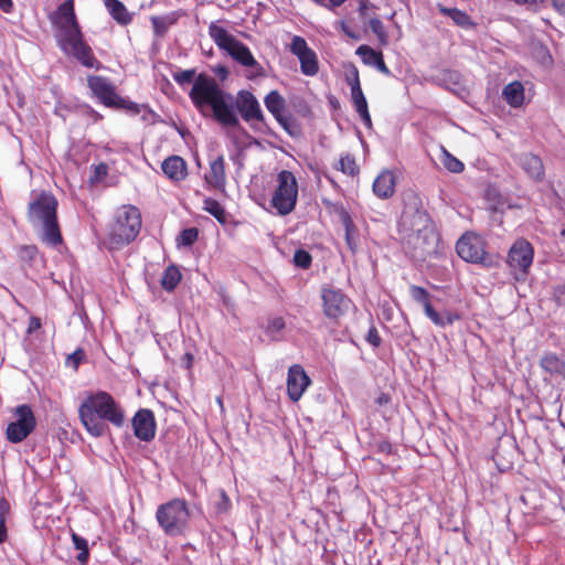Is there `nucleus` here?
<instances>
[{
  "label": "nucleus",
  "instance_id": "nucleus-1",
  "mask_svg": "<svg viewBox=\"0 0 565 565\" xmlns=\"http://www.w3.org/2000/svg\"><path fill=\"white\" fill-rule=\"evenodd\" d=\"M172 78L181 87L192 83L189 98L202 116L212 115L224 127L239 126L232 95L222 89L213 76L206 73L196 74L195 68H189L174 72Z\"/></svg>",
  "mask_w": 565,
  "mask_h": 565
},
{
  "label": "nucleus",
  "instance_id": "nucleus-2",
  "mask_svg": "<svg viewBox=\"0 0 565 565\" xmlns=\"http://www.w3.org/2000/svg\"><path fill=\"white\" fill-rule=\"evenodd\" d=\"M399 220L403 248L413 259L423 262L434 247L435 233L429 224L430 217L417 193H405Z\"/></svg>",
  "mask_w": 565,
  "mask_h": 565
},
{
  "label": "nucleus",
  "instance_id": "nucleus-3",
  "mask_svg": "<svg viewBox=\"0 0 565 565\" xmlns=\"http://www.w3.org/2000/svg\"><path fill=\"white\" fill-rule=\"evenodd\" d=\"M78 418L88 435L94 438L110 433L109 424L121 428L126 423L122 405L106 391L88 393L78 406Z\"/></svg>",
  "mask_w": 565,
  "mask_h": 565
},
{
  "label": "nucleus",
  "instance_id": "nucleus-4",
  "mask_svg": "<svg viewBox=\"0 0 565 565\" xmlns=\"http://www.w3.org/2000/svg\"><path fill=\"white\" fill-rule=\"evenodd\" d=\"M50 21L58 29L57 44L65 54L72 55L85 67L99 68L100 62L86 43L77 21L74 0L61 3L50 15Z\"/></svg>",
  "mask_w": 565,
  "mask_h": 565
},
{
  "label": "nucleus",
  "instance_id": "nucleus-5",
  "mask_svg": "<svg viewBox=\"0 0 565 565\" xmlns=\"http://www.w3.org/2000/svg\"><path fill=\"white\" fill-rule=\"evenodd\" d=\"M57 200L46 191H41L28 205V220L32 224L41 223L42 243L56 247L63 244V236L57 222Z\"/></svg>",
  "mask_w": 565,
  "mask_h": 565
},
{
  "label": "nucleus",
  "instance_id": "nucleus-6",
  "mask_svg": "<svg viewBox=\"0 0 565 565\" xmlns=\"http://www.w3.org/2000/svg\"><path fill=\"white\" fill-rule=\"evenodd\" d=\"M141 228V213L131 204L117 209L108 225L107 244L109 249H120L136 239Z\"/></svg>",
  "mask_w": 565,
  "mask_h": 565
},
{
  "label": "nucleus",
  "instance_id": "nucleus-7",
  "mask_svg": "<svg viewBox=\"0 0 565 565\" xmlns=\"http://www.w3.org/2000/svg\"><path fill=\"white\" fill-rule=\"evenodd\" d=\"M156 519L166 535L184 536L190 526L191 511L184 499L174 498L157 508Z\"/></svg>",
  "mask_w": 565,
  "mask_h": 565
},
{
  "label": "nucleus",
  "instance_id": "nucleus-8",
  "mask_svg": "<svg viewBox=\"0 0 565 565\" xmlns=\"http://www.w3.org/2000/svg\"><path fill=\"white\" fill-rule=\"evenodd\" d=\"M298 183L294 173L289 170H282L277 175V186L275 188L270 206L278 215H288L297 204Z\"/></svg>",
  "mask_w": 565,
  "mask_h": 565
},
{
  "label": "nucleus",
  "instance_id": "nucleus-9",
  "mask_svg": "<svg viewBox=\"0 0 565 565\" xmlns=\"http://www.w3.org/2000/svg\"><path fill=\"white\" fill-rule=\"evenodd\" d=\"M456 252L468 263L492 265V257L486 252V242L480 235L473 233L462 235L456 243Z\"/></svg>",
  "mask_w": 565,
  "mask_h": 565
},
{
  "label": "nucleus",
  "instance_id": "nucleus-10",
  "mask_svg": "<svg viewBox=\"0 0 565 565\" xmlns=\"http://www.w3.org/2000/svg\"><path fill=\"white\" fill-rule=\"evenodd\" d=\"M14 422L9 423L6 437L12 444H19L30 436L36 427V418L30 405H18L13 411Z\"/></svg>",
  "mask_w": 565,
  "mask_h": 565
},
{
  "label": "nucleus",
  "instance_id": "nucleus-11",
  "mask_svg": "<svg viewBox=\"0 0 565 565\" xmlns=\"http://www.w3.org/2000/svg\"><path fill=\"white\" fill-rule=\"evenodd\" d=\"M267 110L274 116L282 129L291 137H299L300 125L291 117L284 114L286 100L278 90H270L264 98Z\"/></svg>",
  "mask_w": 565,
  "mask_h": 565
},
{
  "label": "nucleus",
  "instance_id": "nucleus-12",
  "mask_svg": "<svg viewBox=\"0 0 565 565\" xmlns=\"http://www.w3.org/2000/svg\"><path fill=\"white\" fill-rule=\"evenodd\" d=\"M321 300L323 315L333 321H338L348 311L351 299L338 288L330 285L321 287Z\"/></svg>",
  "mask_w": 565,
  "mask_h": 565
},
{
  "label": "nucleus",
  "instance_id": "nucleus-13",
  "mask_svg": "<svg viewBox=\"0 0 565 565\" xmlns=\"http://www.w3.org/2000/svg\"><path fill=\"white\" fill-rule=\"evenodd\" d=\"M409 295L414 301L423 306L425 315L438 327L452 324L460 319V315L454 311H445L443 315L436 311L430 302V295L424 287L412 285Z\"/></svg>",
  "mask_w": 565,
  "mask_h": 565
},
{
  "label": "nucleus",
  "instance_id": "nucleus-14",
  "mask_svg": "<svg viewBox=\"0 0 565 565\" xmlns=\"http://www.w3.org/2000/svg\"><path fill=\"white\" fill-rule=\"evenodd\" d=\"M290 52L296 55L300 62V71L306 76H315L319 72V61L316 52L310 49L306 40L295 35L290 43Z\"/></svg>",
  "mask_w": 565,
  "mask_h": 565
},
{
  "label": "nucleus",
  "instance_id": "nucleus-15",
  "mask_svg": "<svg viewBox=\"0 0 565 565\" xmlns=\"http://www.w3.org/2000/svg\"><path fill=\"white\" fill-rule=\"evenodd\" d=\"M235 107L243 120L246 122L250 121H264L265 117L260 105L255 95L246 89H242L237 93L235 98Z\"/></svg>",
  "mask_w": 565,
  "mask_h": 565
},
{
  "label": "nucleus",
  "instance_id": "nucleus-16",
  "mask_svg": "<svg viewBox=\"0 0 565 565\" xmlns=\"http://www.w3.org/2000/svg\"><path fill=\"white\" fill-rule=\"evenodd\" d=\"M534 250L532 245L525 239H518L511 246L508 254V264L512 269H518L522 274H527L533 263Z\"/></svg>",
  "mask_w": 565,
  "mask_h": 565
},
{
  "label": "nucleus",
  "instance_id": "nucleus-17",
  "mask_svg": "<svg viewBox=\"0 0 565 565\" xmlns=\"http://www.w3.org/2000/svg\"><path fill=\"white\" fill-rule=\"evenodd\" d=\"M311 384V380L300 364H292L287 373V395L292 402H298L306 390Z\"/></svg>",
  "mask_w": 565,
  "mask_h": 565
},
{
  "label": "nucleus",
  "instance_id": "nucleus-18",
  "mask_svg": "<svg viewBox=\"0 0 565 565\" xmlns=\"http://www.w3.org/2000/svg\"><path fill=\"white\" fill-rule=\"evenodd\" d=\"M131 425L135 436L141 440L149 443L156 436V419L152 411L140 408L132 417Z\"/></svg>",
  "mask_w": 565,
  "mask_h": 565
},
{
  "label": "nucleus",
  "instance_id": "nucleus-19",
  "mask_svg": "<svg viewBox=\"0 0 565 565\" xmlns=\"http://www.w3.org/2000/svg\"><path fill=\"white\" fill-rule=\"evenodd\" d=\"M87 85L93 95L106 107H113L117 97L116 88L110 81L100 75H89Z\"/></svg>",
  "mask_w": 565,
  "mask_h": 565
},
{
  "label": "nucleus",
  "instance_id": "nucleus-20",
  "mask_svg": "<svg viewBox=\"0 0 565 565\" xmlns=\"http://www.w3.org/2000/svg\"><path fill=\"white\" fill-rule=\"evenodd\" d=\"M226 52L243 66L250 67L248 78L265 76L264 67L255 60L249 47L243 42L237 40Z\"/></svg>",
  "mask_w": 565,
  "mask_h": 565
},
{
  "label": "nucleus",
  "instance_id": "nucleus-21",
  "mask_svg": "<svg viewBox=\"0 0 565 565\" xmlns=\"http://www.w3.org/2000/svg\"><path fill=\"white\" fill-rule=\"evenodd\" d=\"M204 182L209 189L223 192L226 186L225 159L223 154H218L215 159L210 160L209 171L204 174Z\"/></svg>",
  "mask_w": 565,
  "mask_h": 565
},
{
  "label": "nucleus",
  "instance_id": "nucleus-22",
  "mask_svg": "<svg viewBox=\"0 0 565 565\" xmlns=\"http://www.w3.org/2000/svg\"><path fill=\"white\" fill-rule=\"evenodd\" d=\"M161 169L164 175L175 182L182 181L188 177V166L180 156H170L163 160Z\"/></svg>",
  "mask_w": 565,
  "mask_h": 565
},
{
  "label": "nucleus",
  "instance_id": "nucleus-23",
  "mask_svg": "<svg viewBox=\"0 0 565 565\" xmlns=\"http://www.w3.org/2000/svg\"><path fill=\"white\" fill-rule=\"evenodd\" d=\"M395 175L390 170L382 171L373 182V192L380 199H388L395 192Z\"/></svg>",
  "mask_w": 565,
  "mask_h": 565
},
{
  "label": "nucleus",
  "instance_id": "nucleus-24",
  "mask_svg": "<svg viewBox=\"0 0 565 565\" xmlns=\"http://www.w3.org/2000/svg\"><path fill=\"white\" fill-rule=\"evenodd\" d=\"M521 166L530 178L536 181H541L544 178L545 169L539 156L533 153L522 156Z\"/></svg>",
  "mask_w": 565,
  "mask_h": 565
},
{
  "label": "nucleus",
  "instance_id": "nucleus-25",
  "mask_svg": "<svg viewBox=\"0 0 565 565\" xmlns=\"http://www.w3.org/2000/svg\"><path fill=\"white\" fill-rule=\"evenodd\" d=\"M110 17L119 25H128L132 21V14L127 10L126 6L120 0H103Z\"/></svg>",
  "mask_w": 565,
  "mask_h": 565
},
{
  "label": "nucleus",
  "instance_id": "nucleus-26",
  "mask_svg": "<svg viewBox=\"0 0 565 565\" xmlns=\"http://www.w3.org/2000/svg\"><path fill=\"white\" fill-rule=\"evenodd\" d=\"M180 15L181 14L177 11L170 12L166 15H152L150 21L154 35L157 38H163L168 33L170 26L178 22Z\"/></svg>",
  "mask_w": 565,
  "mask_h": 565
},
{
  "label": "nucleus",
  "instance_id": "nucleus-27",
  "mask_svg": "<svg viewBox=\"0 0 565 565\" xmlns=\"http://www.w3.org/2000/svg\"><path fill=\"white\" fill-rule=\"evenodd\" d=\"M209 35L214 43L224 51H227L237 41L225 28L218 25L216 22L210 23Z\"/></svg>",
  "mask_w": 565,
  "mask_h": 565
},
{
  "label": "nucleus",
  "instance_id": "nucleus-28",
  "mask_svg": "<svg viewBox=\"0 0 565 565\" xmlns=\"http://www.w3.org/2000/svg\"><path fill=\"white\" fill-rule=\"evenodd\" d=\"M503 99L511 107H520L524 102V87L521 82L514 81L509 83L502 90Z\"/></svg>",
  "mask_w": 565,
  "mask_h": 565
},
{
  "label": "nucleus",
  "instance_id": "nucleus-29",
  "mask_svg": "<svg viewBox=\"0 0 565 565\" xmlns=\"http://www.w3.org/2000/svg\"><path fill=\"white\" fill-rule=\"evenodd\" d=\"M540 365L551 375H565V362L555 353H545L540 361Z\"/></svg>",
  "mask_w": 565,
  "mask_h": 565
},
{
  "label": "nucleus",
  "instance_id": "nucleus-30",
  "mask_svg": "<svg viewBox=\"0 0 565 565\" xmlns=\"http://www.w3.org/2000/svg\"><path fill=\"white\" fill-rule=\"evenodd\" d=\"M341 223L344 227L345 232V242L350 248L351 252L356 250V226L348 211L342 209L339 213Z\"/></svg>",
  "mask_w": 565,
  "mask_h": 565
},
{
  "label": "nucleus",
  "instance_id": "nucleus-31",
  "mask_svg": "<svg viewBox=\"0 0 565 565\" xmlns=\"http://www.w3.org/2000/svg\"><path fill=\"white\" fill-rule=\"evenodd\" d=\"M182 275L175 265H169L161 277V287L166 291H173L181 281Z\"/></svg>",
  "mask_w": 565,
  "mask_h": 565
},
{
  "label": "nucleus",
  "instance_id": "nucleus-32",
  "mask_svg": "<svg viewBox=\"0 0 565 565\" xmlns=\"http://www.w3.org/2000/svg\"><path fill=\"white\" fill-rule=\"evenodd\" d=\"M203 209L213 215L221 224L226 223V212L218 201L212 198H205L203 201Z\"/></svg>",
  "mask_w": 565,
  "mask_h": 565
},
{
  "label": "nucleus",
  "instance_id": "nucleus-33",
  "mask_svg": "<svg viewBox=\"0 0 565 565\" xmlns=\"http://www.w3.org/2000/svg\"><path fill=\"white\" fill-rule=\"evenodd\" d=\"M337 170L341 171L342 173L349 177H355L359 174L360 171L355 158L350 153H345L340 157Z\"/></svg>",
  "mask_w": 565,
  "mask_h": 565
},
{
  "label": "nucleus",
  "instance_id": "nucleus-34",
  "mask_svg": "<svg viewBox=\"0 0 565 565\" xmlns=\"http://www.w3.org/2000/svg\"><path fill=\"white\" fill-rule=\"evenodd\" d=\"M72 541L74 544V548L77 551L76 559L81 564H86L89 558L87 540L73 532Z\"/></svg>",
  "mask_w": 565,
  "mask_h": 565
},
{
  "label": "nucleus",
  "instance_id": "nucleus-35",
  "mask_svg": "<svg viewBox=\"0 0 565 565\" xmlns=\"http://www.w3.org/2000/svg\"><path fill=\"white\" fill-rule=\"evenodd\" d=\"M439 11L449 17L457 25L459 26H466L470 23L469 15L457 8H445L443 6H439Z\"/></svg>",
  "mask_w": 565,
  "mask_h": 565
},
{
  "label": "nucleus",
  "instance_id": "nucleus-36",
  "mask_svg": "<svg viewBox=\"0 0 565 565\" xmlns=\"http://www.w3.org/2000/svg\"><path fill=\"white\" fill-rule=\"evenodd\" d=\"M359 55L365 65L373 66L375 61L382 55L381 51H376L366 44H362L356 49Z\"/></svg>",
  "mask_w": 565,
  "mask_h": 565
},
{
  "label": "nucleus",
  "instance_id": "nucleus-37",
  "mask_svg": "<svg viewBox=\"0 0 565 565\" xmlns=\"http://www.w3.org/2000/svg\"><path fill=\"white\" fill-rule=\"evenodd\" d=\"M10 515V504L4 499H0V543H3L8 539L7 520Z\"/></svg>",
  "mask_w": 565,
  "mask_h": 565
},
{
  "label": "nucleus",
  "instance_id": "nucleus-38",
  "mask_svg": "<svg viewBox=\"0 0 565 565\" xmlns=\"http://www.w3.org/2000/svg\"><path fill=\"white\" fill-rule=\"evenodd\" d=\"M355 111L359 114L365 127H372V119L369 113L367 100L365 97L352 100Z\"/></svg>",
  "mask_w": 565,
  "mask_h": 565
},
{
  "label": "nucleus",
  "instance_id": "nucleus-39",
  "mask_svg": "<svg viewBox=\"0 0 565 565\" xmlns=\"http://www.w3.org/2000/svg\"><path fill=\"white\" fill-rule=\"evenodd\" d=\"M441 162H443L444 167L449 172H452V173H460L465 169V164L459 159H457L456 157H454L451 153H449L446 150H444V156H443Z\"/></svg>",
  "mask_w": 565,
  "mask_h": 565
},
{
  "label": "nucleus",
  "instance_id": "nucleus-40",
  "mask_svg": "<svg viewBox=\"0 0 565 565\" xmlns=\"http://www.w3.org/2000/svg\"><path fill=\"white\" fill-rule=\"evenodd\" d=\"M294 264L301 269H308L312 264V257L309 252L299 248L294 254Z\"/></svg>",
  "mask_w": 565,
  "mask_h": 565
},
{
  "label": "nucleus",
  "instance_id": "nucleus-41",
  "mask_svg": "<svg viewBox=\"0 0 565 565\" xmlns=\"http://www.w3.org/2000/svg\"><path fill=\"white\" fill-rule=\"evenodd\" d=\"M199 237V231L196 227H189L183 230L178 238L179 245L191 246L193 245Z\"/></svg>",
  "mask_w": 565,
  "mask_h": 565
},
{
  "label": "nucleus",
  "instance_id": "nucleus-42",
  "mask_svg": "<svg viewBox=\"0 0 565 565\" xmlns=\"http://www.w3.org/2000/svg\"><path fill=\"white\" fill-rule=\"evenodd\" d=\"M111 108L125 109L126 111H128V113H130L132 115H138L140 113L139 104H137L135 102H131V100H128V99H125L121 96L117 97V99L115 102V105H113Z\"/></svg>",
  "mask_w": 565,
  "mask_h": 565
},
{
  "label": "nucleus",
  "instance_id": "nucleus-43",
  "mask_svg": "<svg viewBox=\"0 0 565 565\" xmlns=\"http://www.w3.org/2000/svg\"><path fill=\"white\" fill-rule=\"evenodd\" d=\"M372 32L377 36L379 41L383 44L387 43V34L385 32L383 22L379 18H373L369 22Z\"/></svg>",
  "mask_w": 565,
  "mask_h": 565
},
{
  "label": "nucleus",
  "instance_id": "nucleus-44",
  "mask_svg": "<svg viewBox=\"0 0 565 565\" xmlns=\"http://www.w3.org/2000/svg\"><path fill=\"white\" fill-rule=\"evenodd\" d=\"M39 250L35 245H23L19 248V258L22 262L31 263L35 259Z\"/></svg>",
  "mask_w": 565,
  "mask_h": 565
},
{
  "label": "nucleus",
  "instance_id": "nucleus-45",
  "mask_svg": "<svg viewBox=\"0 0 565 565\" xmlns=\"http://www.w3.org/2000/svg\"><path fill=\"white\" fill-rule=\"evenodd\" d=\"M345 82L349 86L360 85L359 70L355 65H351L345 73Z\"/></svg>",
  "mask_w": 565,
  "mask_h": 565
},
{
  "label": "nucleus",
  "instance_id": "nucleus-46",
  "mask_svg": "<svg viewBox=\"0 0 565 565\" xmlns=\"http://www.w3.org/2000/svg\"><path fill=\"white\" fill-rule=\"evenodd\" d=\"M366 341L374 348H379L381 345L382 339L380 337L377 329L374 326H372L369 329L366 334Z\"/></svg>",
  "mask_w": 565,
  "mask_h": 565
},
{
  "label": "nucleus",
  "instance_id": "nucleus-47",
  "mask_svg": "<svg viewBox=\"0 0 565 565\" xmlns=\"http://www.w3.org/2000/svg\"><path fill=\"white\" fill-rule=\"evenodd\" d=\"M553 299L558 306L565 305V282L553 288Z\"/></svg>",
  "mask_w": 565,
  "mask_h": 565
},
{
  "label": "nucleus",
  "instance_id": "nucleus-48",
  "mask_svg": "<svg viewBox=\"0 0 565 565\" xmlns=\"http://www.w3.org/2000/svg\"><path fill=\"white\" fill-rule=\"evenodd\" d=\"M373 66L379 71L381 72L382 74L386 75V76H391L392 75V72L390 71V68L387 67V65L385 64L384 62V58H383V54L375 61V63L373 64Z\"/></svg>",
  "mask_w": 565,
  "mask_h": 565
},
{
  "label": "nucleus",
  "instance_id": "nucleus-49",
  "mask_svg": "<svg viewBox=\"0 0 565 565\" xmlns=\"http://www.w3.org/2000/svg\"><path fill=\"white\" fill-rule=\"evenodd\" d=\"M84 358H85V352L82 349L76 350L73 354H71L68 356V359L72 360L75 369H77V366L84 360Z\"/></svg>",
  "mask_w": 565,
  "mask_h": 565
},
{
  "label": "nucleus",
  "instance_id": "nucleus-50",
  "mask_svg": "<svg viewBox=\"0 0 565 565\" xmlns=\"http://www.w3.org/2000/svg\"><path fill=\"white\" fill-rule=\"evenodd\" d=\"M85 114L88 118H90L93 120V122L100 121L104 118L102 114H99L97 110H95L90 106H85Z\"/></svg>",
  "mask_w": 565,
  "mask_h": 565
},
{
  "label": "nucleus",
  "instance_id": "nucleus-51",
  "mask_svg": "<svg viewBox=\"0 0 565 565\" xmlns=\"http://www.w3.org/2000/svg\"><path fill=\"white\" fill-rule=\"evenodd\" d=\"M221 499H222V502H221V503H218L217 510H218L220 512H225V511H227V510L230 509V507H231V501H230V499H228V497H227V494H226V492H225V491H222V492H221Z\"/></svg>",
  "mask_w": 565,
  "mask_h": 565
},
{
  "label": "nucleus",
  "instance_id": "nucleus-52",
  "mask_svg": "<svg viewBox=\"0 0 565 565\" xmlns=\"http://www.w3.org/2000/svg\"><path fill=\"white\" fill-rule=\"evenodd\" d=\"M285 328V321L281 317H276L269 322V329L280 331Z\"/></svg>",
  "mask_w": 565,
  "mask_h": 565
},
{
  "label": "nucleus",
  "instance_id": "nucleus-53",
  "mask_svg": "<svg viewBox=\"0 0 565 565\" xmlns=\"http://www.w3.org/2000/svg\"><path fill=\"white\" fill-rule=\"evenodd\" d=\"M42 327L41 319L38 317H31L29 320L28 333H32Z\"/></svg>",
  "mask_w": 565,
  "mask_h": 565
},
{
  "label": "nucleus",
  "instance_id": "nucleus-54",
  "mask_svg": "<svg viewBox=\"0 0 565 565\" xmlns=\"http://www.w3.org/2000/svg\"><path fill=\"white\" fill-rule=\"evenodd\" d=\"M350 88H351V99L352 100L365 97L363 94L361 84L355 85V86H350Z\"/></svg>",
  "mask_w": 565,
  "mask_h": 565
},
{
  "label": "nucleus",
  "instance_id": "nucleus-55",
  "mask_svg": "<svg viewBox=\"0 0 565 565\" xmlns=\"http://www.w3.org/2000/svg\"><path fill=\"white\" fill-rule=\"evenodd\" d=\"M95 173L97 177H105L108 173V167L106 163H99L95 167Z\"/></svg>",
  "mask_w": 565,
  "mask_h": 565
},
{
  "label": "nucleus",
  "instance_id": "nucleus-56",
  "mask_svg": "<svg viewBox=\"0 0 565 565\" xmlns=\"http://www.w3.org/2000/svg\"><path fill=\"white\" fill-rule=\"evenodd\" d=\"M341 30L349 38L354 39V40L359 39V35L354 31H352L344 22H341Z\"/></svg>",
  "mask_w": 565,
  "mask_h": 565
},
{
  "label": "nucleus",
  "instance_id": "nucleus-57",
  "mask_svg": "<svg viewBox=\"0 0 565 565\" xmlns=\"http://www.w3.org/2000/svg\"><path fill=\"white\" fill-rule=\"evenodd\" d=\"M0 9L6 13H10L13 9L12 0H0Z\"/></svg>",
  "mask_w": 565,
  "mask_h": 565
},
{
  "label": "nucleus",
  "instance_id": "nucleus-58",
  "mask_svg": "<svg viewBox=\"0 0 565 565\" xmlns=\"http://www.w3.org/2000/svg\"><path fill=\"white\" fill-rule=\"evenodd\" d=\"M552 3L556 11L565 14V0H552Z\"/></svg>",
  "mask_w": 565,
  "mask_h": 565
},
{
  "label": "nucleus",
  "instance_id": "nucleus-59",
  "mask_svg": "<svg viewBox=\"0 0 565 565\" xmlns=\"http://www.w3.org/2000/svg\"><path fill=\"white\" fill-rule=\"evenodd\" d=\"M390 401H391V397H390V395H388V394H386V393H381V394L379 395V397L376 398V404L381 406V405H384V404L390 403Z\"/></svg>",
  "mask_w": 565,
  "mask_h": 565
},
{
  "label": "nucleus",
  "instance_id": "nucleus-60",
  "mask_svg": "<svg viewBox=\"0 0 565 565\" xmlns=\"http://www.w3.org/2000/svg\"><path fill=\"white\" fill-rule=\"evenodd\" d=\"M183 361L185 362L186 369H191L193 362V355L191 353H185L183 355Z\"/></svg>",
  "mask_w": 565,
  "mask_h": 565
},
{
  "label": "nucleus",
  "instance_id": "nucleus-61",
  "mask_svg": "<svg viewBox=\"0 0 565 565\" xmlns=\"http://www.w3.org/2000/svg\"><path fill=\"white\" fill-rule=\"evenodd\" d=\"M215 72L223 76L227 75L228 73L225 66H220Z\"/></svg>",
  "mask_w": 565,
  "mask_h": 565
},
{
  "label": "nucleus",
  "instance_id": "nucleus-62",
  "mask_svg": "<svg viewBox=\"0 0 565 565\" xmlns=\"http://www.w3.org/2000/svg\"><path fill=\"white\" fill-rule=\"evenodd\" d=\"M561 235L565 238V228L561 232Z\"/></svg>",
  "mask_w": 565,
  "mask_h": 565
}]
</instances>
